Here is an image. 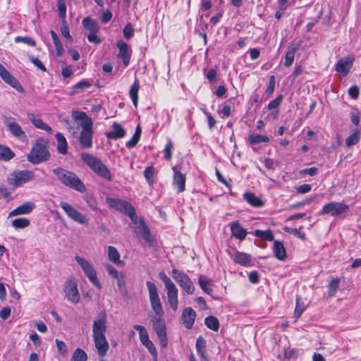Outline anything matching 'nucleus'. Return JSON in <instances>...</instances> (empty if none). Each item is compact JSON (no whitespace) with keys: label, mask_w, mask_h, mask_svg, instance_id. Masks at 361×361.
Returning a JSON list of instances; mask_svg holds the SVG:
<instances>
[{"label":"nucleus","mask_w":361,"mask_h":361,"mask_svg":"<svg viewBox=\"0 0 361 361\" xmlns=\"http://www.w3.org/2000/svg\"><path fill=\"white\" fill-rule=\"evenodd\" d=\"M146 285L149 291L152 309L156 314V317L152 319L153 329L157 336L166 334V326L162 320L164 312L161 306L157 288L155 284L151 281H147Z\"/></svg>","instance_id":"nucleus-1"},{"label":"nucleus","mask_w":361,"mask_h":361,"mask_svg":"<svg viewBox=\"0 0 361 361\" xmlns=\"http://www.w3.org/2000/svg\"><path fill=\"white\" fill-rule=\"evenodd\" d=\"M52 172L60 183L68 188L80 192H85L86 191L85 184L74 172L61 167L53 169Z\"/></svg>","instance_id":"nucleus-2"},{"label":"nucleus","mask_w":361,"mask_h":361,"mask_svg":"<svg viewBox=\"0 0 361 361\" xmlns=\"http://www.w3.org/2000/svg\"><path fill=\"white\" fill-rule=\"evenodd\" d=\"M81 159L97 176L107 180H111L112 176L110 170L101 159L87 152H82Z\"/></svg>","instance_id":"nucleus-3"},{"label":"nucleus","mask_w":361,"mask_h":361,"mask_svg":"<svg viewBox=\"0 0 361 361\" xmlns=\"http://www.w3.org/2000/svg\"><path fill=\"white\" fill-rule=\"evenodd\" d=\"M47 141L37 140L32 146L30 153L27 154V159L32 164H39L47 161L50 158V153L47 149Z\"/></svg>","instance_id":"nucleus-4"},{"label":"nucleus","mask_w":361,"mask_h":361,"mask_svg":"<svg viewBox=\"0 0 361 361\" xmlns=\"http://www.w3.org/2000/svg\"><path fill=\"white\" fill-rule=\"evenodd\" d=\"M106 201L110 207L115 209L122 214H127L133 222H135V220L137 221L135 209L127 201L111 197H107Z\"/></svg>","instance_id":"nucleus-5"},{"label":"nucleus","mask_w":361,"mask_h":361,"mask_svg":"<svg viewBox=\"0 0 361 361\" xmlns=\"http://www.w3.org/2000/svg\"><path fill=\"white\" fill-rule=\"evenodd\" d=\"M75 259L80 265L89 281L98 289L102 288L101 283L97 278V271L91 263L80 256H75Z\"/></svg>","instance_id":"nucleus-6"},{"label":"nucleus","mask_w":361,"mask_h":361,"mask_svg":"<svg viewBox=\"0 0 361 361\" xmlns=\"http://www.w3.org/2000/svg\"><path fill=\"white\" fill-rule=\"evenodd\" d=\"M1 118L6 129L12 135L22 142H27L28 140L25 133L23 131L21 126L15 121L14 118L7 116L4 114L1 116Z\"/></svg>","instance_id":"nucleus-7"},{"label":"nucleus","mask_w":361,"mask_h":361,"mask_svg":"<svg viewBox=\"0 0 361 361\" xmlns=\"http://www.w3.org/2000/svg\"><path fill=\"white\" fill-rule=\"evenodd\" d=\"M35 178V173L30 170H17L11 174L9 183L15 188H18Z\"/></svg>","instance_id":"nucleus-8"},{"label":"nucleus","mask_w":361,"mask_h":361,"mask_svg":"<svg viewBox=\"0 0 361 361\" xmlns=\"http://www.w3.org/2000/svg\"><path fill=\"white\" fill-rule=\"evenodd\" d=\"M349 211V207L339 202H331L326 204L319 212V215L329 214L334 216H338L343 214H345Z\"/></svg>","instance_id":"nucleus-9"},{"label":"nucleus","mask_w":361,"mask_h":361,"mask_svg":"<svg viewBox=\"0 0 361 361\" xmlns=\"http://www.w3.org/2000/svg\"><path fill=\"white\" fill-rule=\"evenodd\" d=\"M172 277L178 283L180 287L188 294H192L195 290L192 281L184 272L173 269Z\"/></svg>","instance_id":"nucleus-10"},{"label":"nucleus","mask_w":361,"mask_h":361,"mask_svg":"<svg viewBox=\"0 0 361 361\" xmlns=\"http://www.w3.org/2000/svg\"><path fill=\"white\" fill-rule=\"evenodd\" d=\"M63 291L68 301L73 303H78L80 301V296L78 288V283L75 278L71 277L65 282Z\"/></svg>","instance_id":"nucleus-11"},{"label":"nucleus","mask_w":361,"mask_h":361,"mask_svg":"<svg viewBox=\"0 0 361 361\" xmlns=\"http://www.w3.org/2000/svg\"><path fill=\"white\" fill-rule=\"evenodd\" d=\"M60 207L63 209L66 215L74 221L80 224H88V219L84 214L76 210L70 204L66 202L61 201L60 202Z\"/></svg>","instance_id":"nucleus-12"},{"label":"nucleus","mask_w":361,"mask_h":361,"mask_svg":"<svg viewBox=\"0 0 361 361\" xmlns=\"http://www.w3.org/2000/svg\"><path fill=\"white\" fill-rule=\"evenodd\" d=\"M0 77L6 84L15 88L18 92H23V87L18 80L14 78L6 68L0 63Z\"/></svg>","instance_id":"nucleus-13"},{"label":"nucleus","mask_w":361,"mask_h":361,"mask_svg":"<svg viewBox=\"0 0 361 361\" xmlns=\"http://www.w3.org/2000/svg\"><path fill=\"white\" fill-rule=\"evenodd\" d=\"M106 314L105 312H100L98 317L94 320L92 324V336L105 335L106 332Z\"/></svg>","instance_id":"nucleus-14"},{"label":"nucleus","mask_w":361,"mask_h":361,"mask_svg":"<svg viewBox=\"0 0 361 361\" xmlns=\"http://www.w3.org/2000/svg\"><path fill=\"white\" fill-rule=\"evenodd\" d=\"M133 223L135 225L134 228L135 233L139 236H142L145 242L152 243L153 242V239L151 236L149 228L145 224L144 221L142 219L138 220L137 218V221L135 220V222Z\"/></svg>","instance_id":"nucleus-15"},{"label":"nucleus","mask_w":361,"mask_h":361,"mask_svg":"<svg viewBox=\"0 0 361 361\" xmlns=\"http://www.w3.org/2000/svg\"><path fill=\"white\" fill-rule=\"evenodd\" d=\"M72 116L75 121H80L82 130H93L92 120L86 113L82 111H73Z\"/></svg>","instance_id":"nucleus-16"},{"label":"nucleus","mask_w":361,"mask_h":361,"mask_svg":"<svg viewBox=\"0 0 361 361\" xmlns=\"http://www.w3.org/2000/svg\"><path fill=\"white\" fill-rule=\"evenodd\" d=\"M196 312L192 307H185L182 312L181 320L187 329H192L196 318Z\"/></svg>","instance_id":"nucleus-17"},{"label":"nucleus","mask_w":361,"mask_h":361,"mask_svg":"<svg viewBox=\"0 0 361 361\" xmlns=\"http://www.w3.org/2000/svg\"><path fill=\"white\" fill-rule=\"evenodd\" d=\"M95 347L97 350L98 355L104 357L109 348V343L105 335L92 336Z\"/></svg>","instance_id":"nucleus-18"},{"label":"nucleus","mask_w":361,"mask_h":361,"mask_svg":"<svg viewBox=\"0 0 361 361\" xmlns=\"http://www.w3.org/2000/svg\"><path fill=\"white\" fill-rule=\"evenodd\" d=\"M301 46V42H293L288 47V50L285 55V61L283 66L285 67H290L295 59V54L296 51L300 49Z\"/></svg>","instance_id":"nucleus-19"},{"label":"nucleus","mask_w":361,"mask_h":361,"mask_svg":"<svg viewBox=\"0 0 361 361\" xmlns=\"http://www.w3.org/2000/svg\"><path fill=\"white\" fill-rule=\"evenodd\" d=\"M93 134V130H81L78 141L82 149H90L92 147Z\"/></svg>","instance_id":"nucleus-20"},{"label":"nucleus","mask_w":361,"mask_h":361,"mask_svg":"<svg viewBox=\"0 0 361 361\" xmlns=\"http://www.w3.org/2000/svg\"><path fill=\"white\" fill-rule=\"evenodd\" d=\"M117 47L119 49L118 56L122 59L125 66H128L130 59V51L128 44L123 40H119L117 42Z\"/></svg>","instance_id":"nucleus-21"},{"label":"nucleus","mask_w":361,"mask_h":361,"mask_svg":"<svg viewBox=\"0 0 361 361\" xmlns=\"http://www.w3.org/2000/svg\"><path fill=\"white\" fill-rule=\"evenodd\" d=\"M35 208V203L32 202H26L10 212L8 217L30 214Z\"/></svg>","instance_id":"nucleus-22"},{"label":"nucleus","mask_w":361,"mask_h":361,"mask_svg":"<svg viewBox=\"0 0 361 361\" xmlns=\"http://www.w3.org/2000/svg\"><path fill=\"white\" fill-rule=\"evenodd\" d=\"M173 170V185L175 188H178L179 192H182L185 189V176L181 172L176 170L174 167Z\"/></svg>","instance_id":"nucleus-23"},{"label":"nucleus","mask_w":361,"mask_h":361,"mask_svg":"<svg viewBox=\"0 0 361 361\" xmlns=\"http://www.w3.org/2000/svg\"><path fill=\"white\" fill-rule=\"evenodd\" d=\"M125 135L126 130L116 122L112 124V130L106 133V137L112 140H118L123 137Z\"/></svg>","instance_id":"nucleus-24"},{"label":"nucleus","mask_w":361,"mask_h":361,"mask_svg":"<svg viewBox=\"0 0 361 361\" xmlns=\"http://www.w3.org/2000/svg\"><path fill=\"white\" fill-rule=\"evenodd\" d=\"M352 66V61L348 58L340 59L336 65V71L345 76L349 73Z\"/></svg>","instance_id":"nucleus-25"},{"label":"nucleus","mask_w":361,"mask_h":361,"mask_svg":"<svg viewBox=\"0 0 361 361\" xmlns=\"http://www.w3.org/2000/svg\"><path fill=\"white\" fill-rule=\"evenodd\" d=\"M231 231L232 235L240 240H244L247 235L246 230L240 226L238 221L231 224Z\"/></svg>","instance_id":"nucleus-26"},{"label":"nucleus","mask_w":361,"mask_h":361,"mask_svg":"<svg viewBox=\"0 0 361 361\" xmlns=\"http://www.w3.org/2000/svg\"><path fill=\"white\" fill-rule=\"evenodd\" d=\"M235 263L243 267L252 265L251 256L249 254L237 251L233 257Z\"/></svg>","instance_id":"nucleus-27"},{"label":"nucleus","mask_w":361,"mask_h":361,"mask_svg":"<svg viewBox=\"0 0 361 361\" xmlns=\"http://www.w3.org/2000/svg\"><path fill=\"white\" fill-rule=\"evenodd\" d=\"M28 118H30L31 123L37 128L41 130H44L46 132L49 133V134H52L53 130L51 128L48 126L47 123H44L43 121L39 118L38 116H36L34 114H29Z\"/></svg>","instance_id":"nucleus-28"},{"label":"nucleus","mask_w":361,"mask_h":361,"mask_svg":"<svg viewBox=\"0 0 361 361\" xmlns=\"http://www.w3.org/2000/svg\"><path fill=\"white\" fill-rule=\"evenodd\" d=\"M167 290V297L169 305L174 310H177L178 309V288L174 286L171 288L166 289Z\"/></svg>","instance_id":"nucleus-29"},{"label":"nucleus","mask_w":361,"mask_h":361,"mask_svg":"<svg viewBox=\"0 0 361 361\" xmlns=\"http://www.w3.org/2000/svg\"><path fill=\"white\" fill-rule=\"evenodd\" d=\"M273 252L278 259L283 261L286 259V250L281 241L275 240L274 242Z\"/></svg>","instance_id":"nucleus-30"},{"label":"nucleus","mask_w":361,"mask_h":361,"mask_svg":"<svg viewBox=\"0 0 361 361\" xmlns=\"http://www.w3.org/2000/svg\"><path fill=\"white\" fill-rule=\"evenodd\" d=\"M195 347L198 355L202 360H207V357L206 355V341L202 336H199L196 340Z\"/></svg>","instance_id":"nucleus-31"},{"label":"nucleus","mask_w":361,"mask_h":361,"mask_svg":"<svg viewBox=\"0 0 361 361\" xmlns=\"http://www.w3.org/2000/svg\"><path fill=\"white\" fill-rule=\"evenodd\" d=\"M55 137L57 140V152L61 154H66L68 149V144L66 137L61 133H57Z\"/></svg>","instance_id":"nucleus-32"},{"label":"nucleus","mask_w":361,"mask_h":361,"mask_svg":"<svg viewBox=\"0 0 361 361\" xmlns=\"http://www.w3.org/2000/svg\"><path fill=\"white\" fill-rule=\"evenodd\" d=\"M120 254L116 247L113 246L108 247L109 259L116 265L123 266L124 263L120 259Z\"/></svg>","instance_id":"nucleus-33"},{"label":"nucleus","mask_w":361,"mask_h":361,"mask_svg":"<svg viewBox=\"0 0 361 361\" xmlns=\"http://www.w3.org/2000/svg\"><path fill=\"white\" fill-rule=\"evenodd\" d=\"M244 199L252 206L255 207H261L263 206L264 202L262 200L257 197L251 192H247L243 194Z\"/></svg>","instance_id":"nucleus-34"},{"label":"nucleus","mask_w":361,"mask_h":361,"mask_svg":"<svg viewBox=\"0 0 361 361\" xmlns=\"http://www.w3.org/2000/svg\"><path fill=\"white\" fill-rule=\"evenodd\" d=\"M140 89L139 81L137 78H135L134 82L131 85L129 91V95L130 99L133 101V105L137 107L138 102V91Z\"/></svg>","instance_id":"nucleus-35"},{"label":"nucleus","mask_w":361,"mask_h":361,"mask_svg":"<svg viewBox=\"0 0 361 361\" xmlns=\"http://www.w3.org/2000/svg\"><path fill=\"white\" fill-rule=\"evenodd\" d=\"M91 86L92 83L90 81L82 80L73 87L71 94L73 95L82 92L85 90L89 89Z\"/></svg>","instance_id":"nucleus-36"},{"label":"nucleus","mask_w":361,"mask_h":361,"mask_svg":"<svg viewBox=\"0 0 361 361\" xmlns=\"http://www.w3.org/2000/svg\"><path fill=\"white\" fill-rule=\"evenodd\" d=\"M352 131L353 133L345 139V145L348 147L356 145L361 137V133L358 129H354Z\"/></svg>","instance_id":"nucleus-37"},{"label":"nucleus","mask_w":361,"mask_h":361,"mask_svg":"<svg viewBox=\"0 0 361 361\" xmlns=\"http://www.w3.org/2000/svg\"><path fill=\"white\" fill-rule=\"evenodd\" d=\"M211 284L212 280L208 279L207 276L204 275H200L199 276V285L202 290L208 295H212L213 292L212 288L209 287Z\"/></svg>","instance_id":"nucleus-38"},{"label":"nucleus","mask_w":361,"mask_h":361,"mask_svg":"<svg viewBox=\"0 0 361 361\" xmlns=\"http://www.w3.org/2000/svg\"><path fill=\"white\" fill-rule=\"evenodd\" d=\"M50 35H51V39L53 40L54 47L56 48V56H59V57L61 56L63 53V51H64L62 43L61 42V41L59 39L56 33L54 31L51 30L50 31Z\"/></svg>","instance_id":"nucleus-39"},{"label":"nucleus","mask_w":361,"mask_h":361,"mask_svg":"<svg viewBox=\"0 0 361 361\" xmlns=\"http://www.w3.org/2000/svg\"><path fill=\"white\" fill-rule=\"evenodd\" d=\"M82 24L86 30L90 32H98L99 27L97 23L90 17L85 18L82 21Z\"/></svg>","instance_id":"nucleus-40"},{"label":"nucleus","mask_w":361,"mask_h":361,"mask_svg":"<svg viewBox=\"0 0 361 361\" xmlns=\"http://www.w3.org/2000/svg\"><path fill=\"white\" fill-rule=\"evenodd\" d=\"M14 157V152L9 147L0 145V159L8 161Z\"/></svg>","instance_id":"nucleus-41"},{"label":"nucleus","mask_w":361,"mask_h":361,"mask_svg":"<svg viewBox=\"0 0 361 361\" xmlns=\"http://www.w3.org/2000/svg\"><path fill=\"white\" fill-rule=\"evenodd\" d=\"M204 324L207 327L214 331H217L219 329V322L216 317L214 316H208L204 319Z\"/></svg>","instance_id":"nucleus-42"},{"label":"nucleus","mask_w":361,"mask_h":361,"mask_svg":"<svg viewBox=\"0 0 361 361\" xmlns=\"http://www.w3.org/2000/svg\"><path fill=\"white\" fill-rule=\"evenodd\" d=\"M248 140L251 145H256L260 142H268L270 139L265 135L251 134L248 136Z\"/></svg>","instance_id":"nucleus-43"},{"label":"nucleus","mask_w":361,"mask_h":361,"mask_svg":"<svg viewBox=\"0 0 361 361\" xmlns=\"http://www.w3.org/2000/svg\"><path fill=\"white\" fill-rule=\"evenodd\" d=\"M133 328L136 331H139L140 342L142 343V345L150 341L149 338L147 331L144 326L135 324L133 326Z\"/></svg>","instance_id":"nucleus-44"},{"label":"nucleus","mask_w":361,"mask_h":361,"mask_svg":"<svg viewBox=\"0 0 361 361\" xmlns=\"http://www.w3.org/2000/svg\"><path fill=\"white\" fill-rule=\"evenodd\" d=\"M254 235L258 238H264L268 241L274 240V234L270 229L266 231L255 230Z\"/></svg>","instance_id":"nucleus-45"},{"label":"nucleus","mask_w":361,"mask_h":361,"mask_svg":"<svg viewBox=\"0 0 361 361\" xmlns=\"http://www.w3.org/2000/svg\"><path fill=\"white\" fill-rule=\"evenodd\" d=\"M87 355L81 348H78L73 352L71 361H87Z\"/></svg>","instance_id":"nucleus-46"},{"label":"nucleus","mask_w":361,"mask_h":361,"mask_svg":"<svg viewBox=\"0 0 361 361\" xmlns=\"http://www.w3.org/2000/svg\"><path fill=\"white\" fill-rule=\"evenodd\" d=\"M340 279L336 277V278H334V279H332L329 285H328V289H329V291H328V296L329 297H332L335 295L336 292L337 291L338 288V285H339V283H340Z\"/></svg>","instance_id":"nucleus-47"},{"label":"nucleus","mask_w":361,"mask_h":361,"mask_svg":"<svg viewBox=\"0 0 361 361\" xmlns=\"http://www.w3.org/2000/svg\"><path fill=\"white\" fill-rule=\"evenodd\" d=\"M30 224V220L26 218H18L12 221V226L16 228H25L29 226Z\"/></svg>","instance_id":"nucleus-48"},{"label":"nucleus","mask_w":361,"mask_h":361,"mask_svg":"<svg viewBox=\"0 0 361 361\" xmlns=\"http://www.w3.org/2000/svg\"><path fill=\"white\" fill-rule=\"evenodd\" d=\"M305 309V304L303 302H301L300 298L298 297L296 299V305L294 311V317L295 319H298L300 317Z\"/></svg>","instance_id":"nucleus-49"},{"label":"nucleus","mask_w":361,"mask_h":361,"mask_svg":"<svg viewBox=\"0 0 361 361\" xmlns=\"http://www.w3.org/2000/svg\"><path fill=\"white\" fill-rule=\"evenodd\" d=\"M154 175V168L152 166H147L144 171V176L149 185L154 183L153 176Z\"/></svg>","instance_id":"nucleus-50"},{"label":"nucleus","mask_w":361,"mask_h":361,"mask_svg":"<svg viewBox=\"0 0 361 361\" xmlns=\"http://www.w3.org/2000/svg\"><path fill=\"white\" fill-rule=\"evenodd\" d=\"M14 41L16 43L23 42V43L26 44L30 47H35L36 45V42H35V39L33 38H32L30 37H27V36H25V37L18 36V37H15Z\"/></svg>","instance_id":"nucleus-51"},{"label":"nucleus","mask_w":361,"mask_h":361,"mask_svg":"<svg viewBox=\"0 0 361 361\" xmlns=\"http://www.w3.org/2000/svg\"><path fill=\"white\" fill-rule=\"evenodd\" d=\"M283 97L282 94L279 95L275 99L271 101L267 106L268 110H278L277 109L282 103Z\"/></svg>","instance_id":"nucleus-52"},{"label":"nucleus","mask_w":361,"mask_h":361,"mask_svg":"<svg viewBox=\"0 0 361 361\" xmlns=\"http://www.w3.org/2000/svg\"><path fill=\"white\" fill-rule=\"evenodd\" d=\"M159 278L164 282L166 289L171 288L175 286L173 281L170 279L169 276L164 272L159 273Z\"/></svg>","instance_id":"nucleus-53"},{"label":"nucleus","mask_w":361,"mask_h":361,"mask_svg":"<svg viewBox=\"0 0 361 361\" xmlns=\"http://www.w3.org/2000/svg\"><path fill=\"white\" fill-rule=\"evenodd\" d=\"M159 278L164 282L166 289L171 288L175 286L173 281L170 279L169 276L164 272L159 273Z\"/></svg>","instance_id":"nucleus-54"},{"label":"nucleus","mask_w":361,"mask_h":361,"mask_svg":"<svg viewBox=\"0 0 361 361\" xmlns=\"http://www.w3.org/2000/svg\"><path fill=\"white\" fill-rule=\"evenodd\" d=\"M283 231L288 233L293 234L295 236H297L302 240L305 238V235L304 233H301L299 229L290 228V227H284Z\"/></svg>","instance_id":"nucleus-55"},{"label":"nucleus","mask_w":361,"mask_h":361,"mask_svg":"<svg viewBox=\"0 0 361 361\" xmlns=\"http://www.w3.org/2000/svg\"><path fill=\"white\" fill-rule=\"evenodd\" d=\"M172 149H173V143L171 140H169L164 147V158L168 161L171 159Z\"/></svg>","instance_id":"nucleus-56"},{"label":"nucleus","mask_w":361,"mask_h":361,"mask_svg":"<svg viewBox=\"0 0 361 361\" xmlns=\"http://www.w3.org/2000/svg\"><path fill=\"white\" fill-rule=\"evenodd\" d=\"M275 83H276V79H275L274 75H271L269 77V86L267 87V88L266 90V93L269 96L271 95L274 93V89H275Z\"/></svg>","instance_id":"nucleus-57"},{"label":"nucleus","mask_w":361,"mask_h":361,"mask_svg":"<svg viewBox=\"0 0 361 361\" xmlns=\"http://www.w3.org/2000/svg\"><path fill=\"white\" fill-rule=\"evenodd\" d=\"M123 32L124 37L127 39H129L133 36L134 30L132 25L130 23H128L124 27Z\"/></svg>","instance_id":"nucleus-58"},{"label":"nucleus","mask_w":361,"mask_h":361,"mask_svg":"<svg viewBox=\"0 0 361 361\" xmlns=\"http://www.w3.org/2000/svg\"><path fill=\"white\" fill-rule=\"evenodd\" d=\"M58 10L59 13V16L61 18H66V6L64 0H59L58 1Z\"/></svg>","instance_id":"nucleus-59"},{"label":"nucleus","mask_w":361,"mask_h":361,"mask_svg":"<svg viewBox=\"0 0 361 361\" xmlns=\"http://www.w3.org/2000/svg\"><path fill=\"white\" fill-rule=\"evenodd\" d=\"M117 281V285L120 290L125 288L126 286V277L124 272H120V274L115 278Z\"/></svg>","instance_id":"nucleus-60"},{"label":"nucleus","mask_w":361,"mask_h":361,"mask_svg":"<svg viewBox=\"0 0 361 361\" xmlns=\"http://www.w3.org/2000/svg\"><path fill=\"white\" fill-rule=\"evenodd\" d=\"M56 345L58 349V351L60 354L65 355L67 353V349L66 345L65 343L62 341H59L58 339H56L55 341Z\"/></svg>","instance_id":"nucleus-61"},{"label":"nucleus","mask_w":361,"mask_h":361,"mask_svg":"<svg viewBox=\"0 0 361 361\" xmlns=\"http://www.w3.org/2000/svg\"><path fill=\"white\" fill-rule=\"evenodd\" d=\"M104 267L108 274L114 279L120 274L111 264H106L104 265Z\"/></svg>","instance_id":"nucleus-62"},{"label":"nucleus","mask_w":361,"mask_h":361,"mask_svg":"<svg viewBox=\"0 0 361 361\" xmlns=\"http://www.w3.org/2000/svg\"><path fill=\"white\" fill-rule=\"evenodd\" d=\"M143 345H145L147 348L149 352L152 354V355L155 359H157V349H156L155 346L154 345L153 343L151 341H149L147 342L146 343H145Z\"/></svg>","instance_id":"nucleus-63"},{"label":"nucleus","mask_w":361,"mask_h":361,"mask_svg":"<svg viewBox=\"0 0 361 361\" xmlns=\"http://www.w3.org/2000/svg\"><path fill=\"white\" fill-rule=\"evenodd\" d=\"M97 32H90L87 36V38L88 39V41L90 42H92V43H94V44H100L101 43V39L97 37Z\"/></svg>","instance_id":"nucleus-64"}]
</instances>
